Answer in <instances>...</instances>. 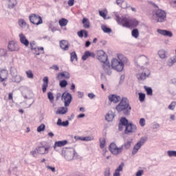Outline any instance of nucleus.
Here are the masks:
<instances>
[{"label": "nucleus", "mask_w": 176, "mask_h": 176, "mask_svg": "<svg viewBox=\"0 0 176 176\" xmlns=\"http://www.w3.org/2000/svg\"><path fill=\"white\" fill-rule=\"evenodd\" d=\"M82 141H91V138H90V137H82Z\"/></svg>", "instance_id": "62"}, {"label": "nucleus", "mask_w": 176, "mask_h": 176, "mask_svg": "<svg viewBox=\"0 0 176 176\" xmlns=\"http://www.w3.org/2000/svg\"><path fill=\"white\" fill-rule=\"evenodd\" d=\"M142 174H144V170H138V171L136 173L135 175H136V176H142Z\"/></svg>", "instance_id": "60"}, {"label": "nucleus", "mask_w": 176, "mask_h": 176, "mask_svg": "<svg viewBox=\"0 0 176 176\" xmlns=\"http://www.w3.org/2000/svg\"><path fill=\"white\" fill-rule=\"evenodd\" d=\"M59 85H60V87H61L62 89H64V87H67V86H68V82H67V80H62L60 81Z\"/></svg>", "instance_id": "37"}, {"label": "nucleus", "mask_w": 176, "mask_h": 176, "mask_svg": "<svg viewBox=\"0 0 176 176\" xmlns=\"http://www.w3.org/2000/svg\"><path fill=\"white\" fill-rule=\"evenodd\" d=\"M138 96H139V101H140V102H144V101H145V94L140 92L138 94Z\"/></svg>", "instance_id": "40"}, {"label": "nucleus", "mask_w": 176, "mask_h": 176, "mask_svg": "<svg viewBox=\"0 0 176 176\" xmlns=\"http://www.w3.org/2000/svg\"><path fill=\"white\" fill-rule=\"evenodd\" d=\"M30 49L32 50V52L38 46H36V43L35 41H32L30 43Z\"/></svg>", "instance_id": "46"}, {"label": "nucleus", "mask_w": 176, "mask_h": 176, "mask_svg": "<svg viewBox=\"0 0 176 176\" xmlns=\"http://www.w3.org/2000/svg\"><path fill=\"white\" fill-rule=\"evenodd\" d=\"M150 3L155 8L152 12L153 20L157 21V23H164V21H166L167 19V14L166 13V11L159 9V7L153 2H151Z\"/></svg>", "instance_id": "3"}, {"label": "nucleus", "mask_w": 176, "mask_h": 176, "mask_svg": "<svg viewBox=\"0 0 176 176\" xmlns=\"http://www.w3.org/2000/svg\"><path fill=\"white\" fill-rule=\"evenodd\" d=\"M139 123L141 127H144L145 126V118H140Z\"/></svg>", "instance_id": "55"}, {"label": "nucleus", "mask_w": 176, "mask_h": 176, "mask_svg": "<svg viewBox=\"0 0 176 176\" xmlns=\"http://www.w3.org/2000/svg\"><path fill=\"white\" fill-rule=\"evenodd\" d=\"M146 91L147 96H152V94H153L152 88L146 87Z\"/></svg>", "instance_id": "48"}, {"label": "nucleus", "mask_w": 176, "mask_h": 176, "mask_svg": "<svg viewBox=\"0 0 176 176\" xmlns=\"http://www.w3.org/2000/svg\"><path fill=\"white\" fill-rule=\"evenodd\" d=\"M137 133V125L133 124V122L126 123V126L124 129V134H134Z\"/></svg>", "instance_id": "11"}, {"label": "nucleus", "mask_w": 176, "mask_h": 176, "mask_svg": "<svg viewBox=\"0 0 176 176\" xmlns=\"http://www.w3.org/2000/svg\"><path fill=\"white\" fill-rule=\"evenodd\" d=\"M113 118H115V114L112 111H110L106 114L105 120H107V122H112Z\"/></svg>", "instance_id": "28"}, {"label": "nucleus", "mask_w": 176, "mask_h": 176, "mask_svg": "<svg viewBox=\"0 0 176 176\" xmlns=\"http://www.w3.org/2000/svg\"><path fill=\"white\" fill-rule=\"evenodd\" d=\"M100 146L101 149H103V148L105 147V138H102L100 139Z\"/></svg>", "instance_id": "42"}, {"label": "nucleus", "mask_w": 176, "mask_h": 176, "mask_svg": "<svg viewBox=\"0 0 176 176\" xmlns=\"http://www.w3.org/2000/svg\"><path fill=\"white\" fill-rule=\"evenodd\" d=\"M85 34V30H81L80 31L77 32V35L79 38H83Z\"/></svg>", "instance_id": "50"}, {"label": "nucleus", "mask_w": 176, "mask_h": 176, "mask_svg": "<svg viewBox=\"0 0 176 176\" xmlns=\"http://www.w3.org/2000/svg\"><path fill=\"white\" fill-rule=\"evenodd\" d=\"M127 123H129V120H127L126 118L122 117L120 118V123L118 124V130L119 131H122L123 129H124V126H126Z\"/></svg>", "instance_id": "15"}, {"label": "nucleus", "mask_w": 176, "mask_h": 176, "mask_svg": "<svg viewBox=\"0 0 176 176\" xmlns=\"http://www.w3.org/2000/svg\"><path fill=\"white\" fill-rule=\"evenodd\" d=\"M131 35L133 38L137 39V38L140 36V32L138 31V29H133L131 32Z\"/></svg>", "instance_id": "34"}, {"label": "nucleus", "mask_w": 176, "mask_h": 176, "mask_svg": "<svg viewBox=\"0 0 176 176\" xmlns=\"http://www.w3.org/2000/svg\"><path fill=\"white\" fill-rule=\"evenodd\" d=\"M99 14L100 17H103L104 20L107 19V14H105L104 11H99Z\"/></svg>", "instance_id": "53"}, {"label": "nucleus", "mask_w": 176, "mask_h": 176, "mask_svg": "<svg viewBox=\"0 0 176 176\" xmlns=\"http://www.w3.org/2000/svg\"><path fill=\"white\" fill-rule=\"evenodd\" d=\"M57 126H60L63 127H67L69 125V121L66 120V121H62L61 118H58V121L56 122Z\"/></svg>", "instance_id": "25"}, {"label": "nucleus", "mask_w": 176, "mask_h": 176, "mask_svg": "<svg viewBox=\"0 0 176 176\" xmlns=\"http://www.w3.org/2000/svg\"><path fill=\"white\" fill-rule=\"evenodd\" d=\"M88 97L91 100H93V98H96V95H94L93 93H89V94H88Z\"/></svg>", "instance_id": "61"}, {"label": "nucleus", "mask_w": 176, "mask_h": 176, "mask_svg": "<svg viewBox=\"0 0 176 176\" xmlns=\"http://www.w3.org/2000/svg\"><path fill=\"white\" fill-rule=\"evenodd\" d=\"M131 142H133V140H128L126 143H124L123 145H122V146H123V148H125V149H130L131 146Z\"/></svg>", "instance_id": "36"}, {"label": "nucleus", "mask_w": 176, "mask_h": 176, "mask_svg": "<svg viewBox=\"0 0 176 176\" xmlns=\"http://www.w3.org/2000/svg\"><path fill=\"white\" fill-rule=\"evenodd\" d=\"M49 149L50 148L49 146H39L36 148V151L39 155H47L49 153Z\"/></svg>", "instance_id": "16"}, {"label": "nucleus", "mask_w": 176, "mask_h": 176, "mask_svg": "<svg viewBox=\"0 0 176 176\" xmlns=\"http://www.w3.org/2000/svg\"><path fill=\"white\" fill-rule=\"evenodd\" d=\"M58 23L60 27H65L67 24H68V21L67 20V19L62 18L59 20Z\"/></svg>", "instance_id": "33"}, {"label": "nucleus", "mask_w": 176, "mask_h": 176, "mask_svg": "<svg viewBox=\"0 0 176 176\" xmlns=\"http://www.w3.org/2000/svg\"><path fill=\"white\" fill-rule=\"evenodd\" d=\"M71 58H70V60L72 61V63H74V61H78V56L76 55V52H73L70 54Z\"/></svg>", "instance_id": "35"}, {"label": "nucleus", "mask_w": 176, "mask_h": 176, "mask_svg": "<svg viewBox=\"0 0 176 176\" xmlns=\"http://www.w3.org/2000/svg\"><path fill=\"white\" fill-rule=\"evenodd\" d=\"M113 176H120V172H118V170H115Z\"/></svg>", "instance_id": "64"}, {"label": "nucleus", "mask_w": 176, "mask_h": 176, "mask_svg": "<svg viewBox=\"0 0 176 176\" xmlns=\"http://www.w3.org/2000/svg\"><path fill=\"white\" fill-rule=\"evenodd\" d=\"M25 74H26L27 78H28V79H34V74L32 73V71L28 70L25 72Z\"/></svg>", "instance_id": "38"}, {"label": "nucleus", "mask_w": 176, "mask_h": 176, "mask_svg": "<svg viewBox=\"0 0 176 176\" xmlns=\"http://www.w3.org/2000/svg\"><path fill=\"white\" fill-rule=\"evenodd\" d=\"M8 78V71L6 69H0V82H3Z\"/></svg>", "instance_id": "23"}, {"label": "nucleus", "mask_w": 176, "mask_h": 176, "mask_svg": "<svg viewBox=\"0 0 176 176\" xmlns=\"http://www.w3.org/2000/svg\"><path fill=\"white\" fill-rule=\"evenodd\" d=\"M97 58L102 63V69L106 75H111L112 74V69L111 68V63L108 60V56L105 52L100 50L98 52Z\"/></svg>", "instance_id": "2"}, {"label": "nucleus", "mask_w": 176, "mask_h": 176, "mask_svg": "<svg viewBox=\"0 0 176 176\" xmlns=\"http://www.w3.org/2000/svg\"><path fill=\"white\" fill-rule=\"evenodd\" d=\"M159 127H160V124H159L157 122H155L153 124V129H159Z\"/></svg>", "instance_id": "59"}, {"label": "nucleus", "mask_w": 176, "mask_h": 176, "mask_svg": "<svg viewBox=\"0 0 176 176\" xmlns=\"http://www.w3.org/2000/svg\"><path fill=\"white\" fill-rule=\"evenodd\" d=\"M30 155H32L33 157H36L38 156V151H36V148L34 151H31Z\"/></svg>", "instance_id": "51"}, {"label": "nucleus", "mask_w": 176, "mask_h": 176, "mask_svg": "<svg viewBox=\"0 0 176 176\" xmlns=\"http://www.w3.org/2000/svg\"><path fill=\"white\" fill-rule=\"evenodd\" d=\"M29 19L30 23L34 24V25H39L43 23L42 17H41V16L36 14H31L29 16Z\"/></svg>", "instance_id": "10"}, {"label": "nucleus", "mask_w": 176, "mask_h": 176, "mask_svg": "<svg viewBox=\"0 0 176 176\" xmlns=\"http://www.w3.org/2000/svg\"><path fill=\"white\" fill-rule=\"evenodd\" d=\"M147 138L145 137H142L139 142H138L133 148L132 156L137 155L138 151L141 149V147L146 142Z\"/></svg>", "instance_id": "9"}, {"label": "nucleus", "mask_w": 176, "mask_h": 176, "mask_svg": "<svg viewBox=\"0 0 176 176\" xmlns=\"http://www.w3.org/2000/svg\"><path fill=\"white\" fill-rule=\"evenodd\" d=\"M47 97L50 101H53V100H54V96H53V93L52 92H48Z\"/></svg>", "instance_id": "49"}, {"label": "nucleus", "mask_w": 176, "mask_h": 176, "mask_svg": "<svg viewBox=\"0 0 176 176\" xmlns=\"http://www.w3.org/2000/svg\"><path fill=\"white\" fill-rule=\"evenodd\" d=\"M19 39L21 43L24 45V46L28 47L30 45V41H28V39H27V37H25V35H24L23 33L19 34Z\"/></svg>", "instance_id": "19"}, {"label": "nucleus", "mask_w": 176, "mask_h": 176, "mask_svg": "<svg viewBox=\"0 0 176 176\" xmlns=\"http://www.w3.org/2000/svg\"><path fill=\"white\" fill-rule=\"evenodd\" d=\"M176 63V56H173L170 58L167 62L166 65L168 67H173Z\"/></svg>", "instance_id": "26"}, {"label": "nucleus", "mask_w": 176, "mask_h": 176, "mask_svg": "<svg viewBox=\"0 0 176 176\" xmlns=\"http://www.w3.org/2000/svg\"><path fill=\"white\" fill-rule=\"evenodd\" d=\"M101 28L103 32H104L105 34H111V32H112V30L107 27V25H102Z\"/></svg>", "instance_id": "31"}, {"label": "nucleus", "mask_w": 176, "mask_h": 176, "mask_svg": "<svg viewBox=\"0 0 176 176\" xmlns=\"http://www.w3.org/2000/svg\"><path fill=\"white\" fill-rule=\"evenodd\" d=\"M8 49L10 52H19L20 50V46H19V43L16 41H11L8 43Z\"/></svg>", "instance_id": "13"}, {"label": "nucleus", "mask_w": 176, "mask_h": 176, "mask_svg": "<svg viewBox=\"0 0 176 176\" xmlns=\"http://www.w3.org/2000/svg\"><path fill=\"white\" fill-rule=\"evenodd\" d=\"M68 144L67 140H61V141H56L54 145V149L56 148H61L62 146H65Z\"/></svg>", "instance_id": "20"}, {"label": "nucleus", "mask_w": 176, "mask_h": 176, "mask_svg": "<svg viewBox=\"0 0 176 176\" xmlns=\"http://www.w3.org/2000/svg\"><path fill=\"white\" fill-rule=\"evenodd\" d=\"M157 32H158V34H160V35H163L164 36H168V38H173V32H171L168 30L158 29L157 30Z\"/></svg>", "instance_id": "18"}, {"label": "nucleus", "mask_w": 176, "mask_h": 176, "mask_svg": "<svg viewBox=\"0 0 176 176\" xmlns=\"http://www.w3.org/2000/svg\"><path fill=\"white\" fill-rule=\"evenodd\" d=\"M71 74L68 72H63L57 74L56 79L60 80V79H69Z\"/></svg>", "instance_id": "14"}, {"label": "nucleus", "mask_w": 176, "mask_h": 176, "mask_svg": "<svg viewBox=\"0 0 176 176\" xmlns=\"http://www.w3.org/2000/svg\"><path fill=\"white\" fill-rule=\"evenodd\" d=\"M61 98L62 101L65 102V107H69V104L72 101V95L68 92H65L62 94Z\"/></svg>", "instance_id": "12"}, {"label": "nucleus", "mask_w": 176, "mask_h": 176, "mask_svg": "<svg viewBox=\"0 0 176 176\" xmlns=\"http://www.w3.org/2000/svg\"><path fill=\"white\" fill-rule=\"evenodd\" d=\"M89 57H92L94 58L96 57V54L94 52H90L89 51H86L84 55L82 56V60L83 61H86L89 58Z\"/></svg>", "instance_id": "21"}, {"label": "nucleus", "mask_w": 176, "mask_h": 176, "mask_svg": "<svg viewBox=\"0 0 176 176\" xmlns=\"http://www.w3.org/2000/svg\"><path fill=\"white\" fill-rule=\"evenodd\" d=\"M8 9H13L17 5V0H7Z\"/></svg>", "instance_id": "27"}, {"label": "nucleus", "mask_w": 176, "mask_h": 176, "mask_svg": "<svg viewBox=\"0 0 176 176\" xmlns=\"http://www.w3.org/2000/svg\"><path fill=\"white\" fill-rule=\"evenodd\" d=\"M123 167H124V163H121V164L116 169V171H118L120 173V171H123Z\"/></svg>", "instance_id": "47"}, {"label": "nucleus", "mask_w": 176, "mask_h": 176, "mask_svg": "<svg viewBox=\"0 0 176 176\" xmlns=\"http://www.w3.org/2000/svg\"><path fill=\"white\" fill-rule=\"evenodd\" d=\"M75 0H68L67 4L69 6H74Z\"/></svg>", "instance_id": "57"}, {"label": "nucleus", "mask_w": 176, "mask_h": 176, "mask_svg": "<svg viewBox=\"0 0 176 176\" xmlns=\"http://www.w3.org/2000/svg\"><path fill=\"white\" fill-rule=\"evenodd\" d=\"M41 50L43 52V47H37L34 48L32 52H33L34 54H36V56H39V54H41Z\"/></svg>", "instance_id": "32"}, {"label": "nucleus", "mask_w": 176, "mask_h": 176, "mask_svg": "<svg viewBox=\"0 0 176 176\" xmlns=\"http://www.w3.org/2000/svg\"><path fill=\"white\" fill-rule=\"evenodd\" d=\"M60 47L62 49V50H69V43H68V41L67 40H62L59 43Z\"/></svg>", "instance_id": "17"}, {"label": "nucleus", "mask_w": 176, "mask_h": 176, "mask_svg": "<svg viewBox=\"0 0 176 176\" xmlns=\"http://www.w3.org/2000/svg\"><path fill=\"white\" fill-rule=\"evenodd\" d=\"M61 155L66 160L71 162V160H74L75 156H77L78 153H76L74 148H63Z\"/></svg>", "instance_id": "6"}, {"label": "nucleus", "mask_w": 176, "mask_h": 176, "mask_svg": "<svg viewBox=\"0 0 176 176\" xmlns=\"http://www.w3.org/2000/svg\"><path fill=\"white\" fill-rule=\"evenodd\" d=\"M45 126L44 124H41L39 126L37 127V131L38 133H42V131H45Z\"/></svg>", "instance_id": "41"}, {"label": "nucleus", "mask_w": 176, "mask_h": 176, "mask_svg": "<svg viewBox=\"0 0 176 176\" xmlns=\"http://www.w3.org/2000/svg\"><path fill=\"white\" fill-rule=\"evenodd\" d=\"M124 0H116V3L118 6H121L122 3H123Z\"/></svg>", "instance_id": "63"}, {"label": "nucleus", "mask_w": 176, "mask_h": 176, "mask_svg": "<svg viewBox=\"0 0 176 176\" xmlns=\"http://www.w3.org/2000/svg\"><path fill=\"white\" fill-rule=\"evenodd\" d=\"M175 106H176V102L173 101L172 102L169 106L168 107V109H170V111H174V109H175Z\"/></svg>", "instance_id": "44"}, {"label": "nucleus", "mask_w": 176, "mask_h": 176, "mask_svg": "<svg viewBox=\"0 0 176 176\" xmlns=\"http://www.w3.org/2000/svg\"><path fill=\"white\" fill-rule=\"evenodd\" d=\"M120 8H122V9H127V8H129V6H127V2L124 1V0L120 6Z\"/></svg>", "instance_id": "52"}, {"label": "nucleus", "mask_w": 176, "mask_h": 176, "mask_svg": "<svg viewBox=\"0 0 176 176\" xmlns=\"http://www.w3.org/2000/svg\"><path fill=\"white\" fill-rule=\"evenodd\" d=\"M8 52L6 51V50L1 48L0 49V56H5L6 54H7Z\"/></svg>", "instance_id": "54"}, {"label": "nucleus", "mask_w": 176, "mask_h": 176, "mask_svg": "<svg viewBox=\"0 0 176 176\" xmlns=\"http://www.w3.org/2000/svg\"><path fill=\"white\" fill-rule=\"evenodd\" d=\"M116 21L122 27H125V28H134L138 25V21L137 19L124 16L120 17L118 15H116Z\"/></svg>", "instance_id": "5"}, {"label": "nucleus", "mask_w": 176, "mask_h": 176, "mask_svg": "<svg viewBox=\"0 0 176 176\" xmlns=\"http://www.w3.org/2000/svg\"><path fill=\"white\" fill-rule=\"evenodd\" d=\"M127 58L122 54H118L117 58H114L111 61V68L118 72H122L124 68V63Z\"/></svg>", "instance_id": "4"}, {"label": "nucleus", "mask_w": 176, "mask_h": 176, "mask_svg": "<svg viewBox=\"0 0 176 176\" xmlns=\"http://www.w3.org/2000/svg\"><path fill=\"white\" fill-rule=\"evenodd\" d=\"M18 24L23 28V27H25L27 23H25V21H24V19H19L18 21Z\"/></svg>", "instance_id": "45"}, {"label": "nucleus", "mask_w": 176, "mask_h": 176, "mask_svg": "<svg viewBox=\"0 0 176 176\" xmlns=\"http://www.w3.org/2000/svg\"><path fill=\"white\" fill-rule=\"evenodd\" d=\"M47 168L48 170H51L52 171V173H56V168H54L53 166H47Z\"/></svg>", "instance_id": "58"}, {"label": "nucleus", "mask_w": 176, "mask_h": 176, "mask_svg": "<svg viewBox=\"0 0 176 176\" xmlns=\"http://www.w3.org/2000/svg\"><path fill=\"white\" fill-rule=\"evenodd\" d=\"M151 75V71L148 68H144L140 69V72L136 74V78L140 81H144L147 78H149Z\"/></svg>", "instance_id": "7"}, {"label": "nucleus", "mask_w": 176, "mask_h": 176, "mask_svg": "<svg viewBox=\"0 0 176 176\" xmlns=\"http://www.w3.org/2000/svg\"><path fill=\"white\" fill-rule=\"evenodd\" d=\"M166 50H160L158 51V56L160 58H162V60L167 58V55H166Z\"/></svg>", "instance_id": "29"}, {"label": "nucleus", "mask_w": 176, "mask_h": 176, "mask_svg": "<svg viewBox=\"0 0 176 176\" xmlns=\"http://www.w3.org/2000/svg\"><path fill=\"white\" fill-rule=\"evenodd\" d=\"M167 155L169 157H176V151H168Z\"/></svg>", "instance_id": "39"}, {"label": "nucleus", "mask_w": 176, "mask_h": 176, "mask_svg": "<svg viewBox=\"0 0 176 176\" xmlns=\"http://www.w3.org/2000/svg\"><path fill=\"white\" fill-rule=\"evenodd\" d=\"M68 112V108L67 107H60L56 111V115H65Z\"/></svg>", "instance_id": "24"}, {"label": "nucleus", "mask_w": 176, "mask_h": 176, "mask_svg": "<svg viewBox=\"0 0 176 176\" xmlns=\"http://www.w3.org/2000/svg\"><path fill=\"white\" fill-rule=\"evenodd\" d=\"M77 93H78V98H83V97H85V93L79 91Z\"/></svg>", "instance_id": "56"}, {"label": "nucleus", "mask_w": 176, "mask_h": 176, "mask_svg": "<svg viewBox=\"0 0 176 176\" xmlns=\"http://www.w3.org/2000/svg\"><path fill=\"white\" fill-rule=\"evenodd\" d=\"M84 28H90V21L87 18H83L82 21Z\"/></svg>", "instance_id": "30"}, {"label": "nucleus", "mask_w": 176, "mask_h": 176, "mask_svg": "<svg viewBox=\"0 0 176 176\" xmlns=\"http://www.w3.org/2000/svg\"><path fill=\"white\" fill-rule=\"evenodd\" d=\"M104 176H111V168L107 167L104 169Z\"/></svg>", "instance_id": "43"}, {"label": "nucleus", "mask_w": 176, "mask_h": 176, "mask_svg": "<svg viewBox=\"0 0 176 176\" xmlns=\"http://www.w3.org/2000/svg\"><path fill=\"white\" fill-rule=\"evenodd\" d=\"M109 150L110 151L111 153H112V155L118 156V155H120V153L123 152V146L118 147L115 142H112L109 146Z\"/></svg>", "instance_id": "8"}, {"label": "nucleus", "mask_w": 176, "mask_h": 176, "mask_svg": "<svg viewBox=\"0 0 176 176\" xmlns=\"http://www.w3.org/2000/svg\"><path fill=\"white\" fill-rule=\"evenodd\" d=\"M43 85H42V90L43 93H46V90H47V87L49 86V78L44 77L43 79Z\"/></svg>", "instance_id": "22"}, {"label": "nucleus", "mask_w": 176, "mask_h": 176, "mask_svg": "<svg viewBox=\"0 0 176 176\" xmlns=\"http://www.w3.org/2000/svg\"><path fill=\"white\" fill-rule=\"evenodd\" d=\"M109 100L110 102H113V104H119L116 107V109L118 112H122L124 116H129L131 113V106L130 105V102H129V99L127 98H121L120 96L111 94L108 96Z\"/></svg>", "instance_id": "1"}]
</instances>
